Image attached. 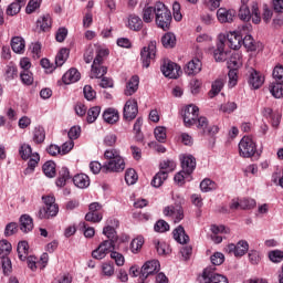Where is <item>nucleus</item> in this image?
<instances>
[{
	"instance_id": "obj_54",
	"label": "nucleus",
	"mask_w": 283,
	"mask_h": 283,
	"mask_svg": "<svg viewBox=\"0 0 283 283\" xmlns=\"http://www.w3.org/2000/svg\"><path fill=\"white\" fill-rule=\"evenodd\" d=\"M40 160H41V156H39L38 153H33L32 156L30 157V160L28 161V168L25 169V171H34Z\"/></svg>"
},
{
	"instance_id": "obj_17",
	"label": "nucleus",
	"mask_w": 283,
	"mask_h": 283,
	"mask_svg": "<svg viewBox=\"0 0 283 283\" xmlns=\"http://www.w3.org/2000/svg\"><path fill=\"white\" fill-rule=\"evenodd\" d=\"M160 271V262L158 260L147 261L140 270V283H145L148 275H154Z\"/></svg>"
},
{
	"instance_id": "obj_29",
	"label": "nucleus",
	"mask_w": 283,
	"mask_h": 283,
	"mask_svg": "<svg viewBox=\"0 0 283 283\" xmlns=\"http://www.w3.org/2000/svg\"><path fill=\"white\" fill-rule=\"evenodd\" d=\"M32 229H34V221L30 218V214H22L20 217V231L30 233Z\"/></svg>"
},
{
	"instance_id": "obj_42",
	"label": "nucleus",
	"mask_w": 283,
	"mask_h": 283,
	"mask_svg": "<svg viewBox=\"0 0 283 283\" xmlns=\"http://www.w3.org/2000/svg\"><path fill=\"white\" fill-rule=\"evenodd\" d=\"M224 87V81L223 80H216L212 83V87L209 92L210 98H213V96H218L219 92H222V88Z\"/></svg>"
},
{
	"instance_id": "obj_49",
	"label": "nucleus",
	"mask_w": 283,
	"mask_h": 283,
	"mask_svg": "<svg viewBox=\"0 0 283 283\" xmlns=\"http://www.w3.org/2000/svg\"><path fill=\"white\" fill-rule=\"evenodd\" d=\"M238 17L241 21H251V10L248 4H241Z\"/></svg>"
},
{
	"instance_id": "obj_11",
	"label": "nucleus",
	"mask_w": 283,
	"mask_h": 283,
	"mask_svg": "<svg viewBox=\"0 0 283 283\" xmlns=\"http://www.w3.org/2000/svg\"><path fill=\"white\" fill-rule=\"evenodd\" d=\"M200 283H229V279L222 274L216 273V268H206L199 279Z\"/></svg>"
},
{
	"instance_id": "obj_63",
	"label": "nucleus",
	"mask_w": 283,
	"mask_h": 283,
	"mask_svg": "<svg viewBox=\"0 0 283 283\" xmlns=\"http://www.w3.org/2000/svg\"><path fill=\"white\" fill-rule=\"evenodd\" d=\"M272 76L276 82L283 83V65H276L273 70Z\"/></svg>"
},
{
	"instance_id": "obj_20",
	"label": "nucleus",
	"mask_w": 283,
	"mask_h": 283,
	"mask_svg": "<svg viewBox=\"0 0 283 283\" xmlns=\"http://www.w3.org/2000/svg\"><path fill=\"white\" fill-rule=\"evenodd\" d=\"M164 214L175 219V222H180L185 218L182 206H168L164 209Z\"/></svg>"
},
{
	"instance_id": "obj_22",
	"label": "nucleus",
	"mask_w": 283,
	"mask_h": 283,
	"mask_svg": "<svg viewBox=\"0 0 283 283\" xmlns=\"http://www.w3.org/2000/svg\"><path fill=\"white\" fill-rule=\"evenodd\" d=\"M201 71L202 62L198 59H193L190 62H188L184 69V72L185 74H187V76H196V74H200Z\"/></svg>"
},
{
	"instance_id": "obj_62",
	"label": "nucleus",
	"mask_w": 283,
	"mask_h": 283,
	"mask_svg": "<svg viewBox=\"0 0 283 283\" xmlns=\"http://www.w3.org/2000/svg\"><path fill=\"white\" fill-rule=\"evenodd\" d=\"M255 200L254 199H243L240 201V209L243 210H251V209H255Z\"/></svg>"
},
{
	"instance_id": "obj_59",
	"label": "nucleus",
	"mask_w": 283,
	"mask_h": 283,
	"mask_svg": "<svg viewBox=\"0 0 283 283\" xmlns=\"http://www.w3.org/2000/svg\"><path fill=\"white\" fill-rule=\"evenodd\" d=\"M19 231V224L17 222H10L6 226L4 235L6 238H10V235H14Z\"/></svg>"
},
{
	"instance_id": "obj_60",
	"label": "nucleus",
	"mask_w": 283,
	"mask_h": 283,
	"mask_svg": "<svg viewBox=\"0 0 283 283\" xmlns=\"http://www.w3.org/2000/svg\"><path fill=\"white\" fill-rule=\"evenodd\" d=\"M228 78L230 87H235L238 85V69H230Z\"/></svg>"
},
{
	"instance_id": "obj_36",
	"label": "nucleus",
	"mask_w": 283,
	"mask_h": 283,
	"mask_svg": "<svg viewBox=\"0 0 283 283\" xmlns=\"http://www.w3.org/2000/svg\"><path fill=\"white\" fill-rule=\"evenodd\" d=\"M161 45H164L166 50L176 48V34L171 32L165 33V35L161 38Z\"/></svg>"
},
{
	"instance_id": "obj_50",
	"label": "nucleus",
	"mask_w": 283,
	"mask_h": 283,
	"mask_svg": "<svg viewBox=\"0 0 283 283\" xmlns=\"http://www.w3.org/2000/svg\"><path fill=\"white\" fill-rule=\"evenodd\" d=\"M145 244V239L143 237H137L130 242V251L132 253H138L143 245Z\"/></svg>"
},
{
	"instance_id": "obj_38",
	"label": "nucleus",
	"mask_w": 283,
	"mask_h": 283,
	"mask_svg": "<svg viewBox=\"0 0 283 283\" xmlns=\"http://www.w3.org/2000/svg\"><path fill=\"white\" fill-rule=\"evenodd\" d=\"M42 171L48 178H54L56 176V164L54 161H46L42 166Z\"/></svg>"
},
{
	"instance_id": "obj_19",
	"label": "nucleus",
	"mask_w": 283,
	"mask_h": 283,
	"mask_svg": "<svg viewBox=\"0 0 283 283\" xmlns=\"http://www.w3.org/2000/svg\"><path fill=\"white\" fill-rule=\"evenodd\" d=\"M181 168L186 176H191L196 171V157L192 155H184L181 158Z\"/></svg>"
},
{
	"instance_id": "obj_23",
	"label": "nucleus",
	"mask_w": 283,
	"mask_h": 283,
	"mask_svg": "<svg viewBox=\"0 0 283 283\" xmlns=\"http://www.w3.org/2000/svg\"><path fill=\"white\" fill-rule=\"evenodd\" d=\"M140 83V78L138 75H133L129 81L126 83V87L124 90L125 96H134L138 92V85Z\"/></svg>"
},
{
	"instance_id": "obj_31",
	"label": "nucleus",
	"mask_w": 283,
	"mask_h": 283,
	"mask_svg": "<svg viewBox=\"0 0 283 283\" xmlns=\"http://www.w3.org/2000/svg\"><path fill=\"white\" fill-rule=\"evenodd\" d=\"M71 178L72 175H70V169H67V167H62L55 181L56 187H65V185H67V180H70Z\"/></svg>"
},
{
	"instance_id": "obj_26",
	"label": "nucleus",
	"mask_w": 283,
	"mask_h": 283,
	"mask_svg": "<svg viewBox=\"0 0 283 283\" xmlns=\"http://www.w3.org/2000/svg\"><path fill=\"white\" fill-rule=\"evenodd\" d=\"M103 118L108 125H114L115 123H118L120 115L116 108H106L103 113Z\"/></svg>"
},
{
	"instance_id": "obj_2",
	"label": "nucleus",
	"mask_w": 283,
	"mask_h": 283,
	"mask_svg": "<svg viewBox=\"0 0 283 283\" xmlns=\"http://www.w3.org/2000/svg\"><path fill=\"white\" fill-rule=\"evenodd\" d=\"M104 157L108 161L103 165V174L120 172L125 170V159L120 157L118 150H105Z\"/></svg>"
},
{
	"instance_id": "obj_52",
	"label": "nucleus",
	"mask_w": 283,
	"mask_h": 283,
	"mask_svg": "<svg viewBox=\"0 0 283 283\" xmlns=\"http://www.w3.org/2000/svg\"><path fill=\"white\" fill-rule=\"evenodd\" d=\"M103 233L106 235V238L113 242H118V234H116V229L112 226H106L103 229Z\"/></svg>"
},
{
	"instance_id": "obj_39",
	"label": "nucleus",
	"mask_w": 283,
	"mask_h": 283,
	"mask_svg": "<svg viewBox=\"0 0 283 283\" xmlns=\"http://www.w3.org/2000/svg\"><path fill=\"white\" fill-rule=\"evenodd\" d=\"M33 142L35 145H41L45 143V129L41 126H38L33 130Z\"/></svg>"
},
{
	"instance_id": "obj_47",
	"label": "nucleus",
	"mask_w": 283,
	"mask_h": 283,
	"mask_svg": "<svg viewBox=\"0 0 283 283\" xmlns=\"http://www.w3.org/2000/svg\"><path fill=\"white\" fill-rule=\"evenodd\" d=\"M20 80L23 85H32V83H34V75L30 70H24L20 73Z\"/></svg>"
},
{
	"instance_id": "obj_58",
	"label": "nucleus",
	"mask_w": 283,
	"mask_h": 283,
	"mask_svg": "<svg viewBox=\"0 0 283 283\" xmlns=\"http://www.w3.org/2000/svg\"><path fill=\"white\" fill-rule=\"evenodd\" d=\"M154 230L157 233H165L166 231H169V223H167L165 220H158L155 223Z\"/></svg>"
},
{
	"instance_id": "obj_14",
	"label": "nucleus",
	"mask_w": 283,
	"mask_h": 283,
	"mask_svg": "<svg viewBox=\"0 0 283 283\" xmlns=\"http://www.w3.org/2000/svg\"><path fill=\"white\" fill-rule=\"evenodd\" d=\"M164 76L167 78H178L182 74V70L180 69V65L169 61L165 60L161 67H160Z\"/></svg>"
},
{
	"instance_id": "obj_61",
	"label": "nucleus",
	"mask_w": 283,
	"mask_h": 283,
	"mask_svg": "<svg viewBox=\"0 0 283 283\" xmlns=\"http://www.w3.org/2000/svg\"><path fill=\"white\" fill-rule=\"evenodd\" d=\"M252 23L258 25L262 21V17L260 15V9L258 8V3L252 6V14H251Z\"/></svg>"
},
{
	"instance_id": "obj_25",
	"label": "nucleus",
	"mask_w": 283,
	"mask_h": 283,
	"mask_svg": "<svg viewBox=\"0 0 283 283\" xmlns=\"http://www.w3.org/2000/svg\"><path fill=\"white\" fill-rule=\"evenodd\" d=\"M52 29V18L50 14L42 15L36 21V30L40 32H50Z\"/></svg>"
},
{
	"instance_id": "obj_7",
	"label": "nucleus",
	"mask_w": 283,
	"mask_h": 283,
	"mask_svg": "<svg viewBox=\"0 0 283 283\" xmlns=\"http://www.w3.org/2000/svg\"><path fill=\"white\" fill-rule=\"evenodd\" d=\"M106 50H99L93 61L91 69V78H103L107 74V66H103V56H107Z\"/></svg>"
},
{
	"instance_id": "obj_40",
	"label": "nucleus",
	"mask_w": 283,
	"mask_h": 283,
	"mask_svg": "<svg viewBox=\"0 0 283 283\" xmlns=\"http://www.w3.org/2000/svg\"><path fill=\"white\" fill-rule=\"evenodd\" d=\"M270 92L274 98H282L283 96V82H273L270 85Z\"/></svg>"
},
{
	"instance_id": "obj_48",
	"label": "nucleus",
	"mask_w": 283,
	"mask_h": 283,
	"mask_svg": "<svg viewBox=\"0 0 283 283\" xmlns=\"http://www.w3.org/2000/svg\"><path fill=\"white\" fill-rule=\"evenodd\" d=\"M4 76H6V81H14V78L19 76V70L17 69V66L10 64L6 69Z\"/></svg>"
},
{
	"instance_id": "obj_45",
	"label": "nucleus",
	"mask_w": 283,
	"mask_h": 283,
	"mask_svg": "<svg viewBox=\"0 0 283 283\" xmlns=\"http://www.w3.org/2000/svg\"><path fill=\"white\" fill-rule=\"evenodd\" d=\"M154 14H156V6L145 8L143 10V21H144V23H151V21H154Z\"/></svg>"
},
{
	"instance_id": "obj_12",
	"label": "nucleus",
	"mask_w": 283,
	"mask_h": 283,
	"mask_svg": "<svg viewBox=\"0 0 283 283\" xmlns=\"http://www.w3.org/2000/svg\"><path fill=\"white\" fill-rule=\"evenodd\" d=\"M195 125H197V129L201 136L213 137L220 132V128L217 125H209V119L205 116L199 117Z\"/></svg>"
},
{
	"instance_id": "obj_55",
	"label": "nucleus",
	"mask_w": 283,
	"mask_h": 283,
	"mask_svg": "<svg viewBox=\"0 0 283 283\" xmlns=\"http://www.w3.org/2000/svg\"><path fill=\"white\" fill-rule=\"evenodd\" d=\"M125 180L127 185H136V180H138V175H136V170L129 168L126 170Z\"/></svg>"
},
{
	"instance_id": "obj_32",
	"label": "nucleus",
	"mask_w": 283,
	"mask_h": 283,
	"mask_svg": "<svg viewBox=\"0 0 283 283\" xmlns=\"http://www.w3.org/2000/svg\"><path fill=\"white\" fill-rule=\"evenodd\" d=\"M129 30H133L134 32H140L143 30V19L136 14H130L128 17V24Z\"/></svg>"
},
{
	"instance_id": "obj_15",
	"label": "nucleus",
	"mask_w": 283,
	"mask_h": 283,
	"mask_svg": "<svg viewBox=\"0 0 283 283\" xmlns=\"http://www.w3.org/2000/svg\"><path fill=\"white\" fill-rule=\"evenodd\" d=\"M138 116V101L136 98H129L123 109V118L130 123Z\"/></svg>"
},
{
	"instance_id": "obj_33",
	"label": "nucleus",
	"mask_w": 283,
	"mask_h": 283,
	"mask_svg": "<svg viewBox=\"0 0 283 283\" xmlns=\"http://www.w3.org/2000/svg\"><path fill=\"white\" fill-rule=\"evenodd\" d=\"M11 49L15 54H23L25 52V40L21 36H14L11 40Z\"/></svg>"
},
{
	"instance_id": "obj_53",
	"label": "nucleus",
	"mask_w": 283,
	"mask_h": 283,
	"mask_svg": "<svg viewBox=\"0 0 283 283\" xmlns=\"http://www.w3.org/2000/svg\"><path fill=\"white\" fill-rule=\"evenodd\" d=\"M154 134L158 143H165L167 140V128L163 126L156 127Z\"/></svg>"
},
{
	"instance_id": "obj_41",
	"label": "nucleus",
	"mask_w": 283,
	"mask_h": 283,
	"mask_svg": "<svg viewBox=\"0 0 283 283\" xmlns=\"http://www.w3.org/2000/svg\"><path fill=\"white\" fill-rule=\"evenodd\" d=\"M101 116V106H93L87 111L86 123H96V119Z\"/></svg>"
},
{
	"instance_id": "obj_3",
	"label": "nucleus",
	"mask_w": 283,
	"mask_h": 283,
	"mask_svg": "<svg viewBox=\"0 0 283 283\" xmlns=\"http://www.w3.org/2000/svg\"><path fill=\"white\" fill-rule=\"evenodd\" d=\"M44 203L43 208H40L38 218L40 220H50V218H56L59 216V205H56V198L52 195L42 196Z\"/></svg>"
},
{
	"instance_id": "obj_18",
	"label": "nucleus",
	"mask_w": 283,
	"mask_h": 283,
	"mask_svg": "<svg viewBox=\"0 0 283 283\" xmlns=\"http://www.w3.org/2000/svg\"><path fill=\"white\" fill-rule=\"evenodd\" d=\"M200 114V108L195 105H189L184 109V123L186 127H191V125H196L198 120V115Z\"/></svg>"
},
{
	"instance_id": "obj_46",
	"label": "nucleus",
	"mask_w": 283,
	"mask_h": 283,
	"mask_svg": "<svg viewBox=\"0 0 283 283\" xmlns=\"http://www.w3.org/2000/svg\"><path fill=\"white\" fill-rule=\"evenodd\" d=\"M19 155L22 160H28V158H32V146H30L29 144H22L19 149Z\"/></svg>"
},
{
	"instance_id": "obj_37",
	"label": "nucleus",
	"mask_w": 283,
	"mask_h": 283,
	"mask_svg": "<svg viewBox=\"0 0 283 283\" xmlns=\"http://www.w3.org/2000/svg\"><path fill=\"white\" fill-rule=\"evenodd\" d=\"M17 251H18L19 260H21V262H25V259L30 253V245L28 244V241H20L18 243Z\"/></svg>"
},
{
	"instance_id": "obj_57",
	"label": "nucleus",
	"mask_w": 283,
	"mask_h": 283,
	"mask_svg": "<svg viewBox=\"0 0 283 283\" xmlns=\"http://www.w3.org/2000/svg\"><path fill=\"white\" fill-rule=\"evenodd\" d=\"M269 259L271 262H274L275 264H280L283 260V252L282 250H274L269 252Z\"/></svg>"
},
{
	"instance_id": "obj_4",
	"label": "nucleus",
	"mask_w": 283,
	"mask_h": 283,
	"mask_svg": "<svg viewBox=\"0 0 283 283\" xmlns=\"http://www.w3.org/2000/svg\"><path fill=\"white\" fill-rule=\"evenodd\" d=\"M155 21L156 25L164 31L171 28V11L163 2L155 4Z\"/></svg>"
},
{
	"instance_id": "obj_43",
	"label": "nucleus",
	"mask_w": 283,
	"mask_h": 283,
	"mask_svg": "<svg viewBox=\"0 0 283 283\" xmlns=\"http://www.w3.org/2000/svg\"><path fill=\"white\" fill-rule=\"evenodd\" d=\"M235 247V258H242L249 251V242L244 240L239 241Z\"/></svg>"
},
{
	"instance_id": "obj_35",
	"label": "nucleus",
	"mask_w": 283,
	"mask_h": 283,
	"mask_svg": "<svg viewBox=\"0 0 283 283\" xmlns=\"http://www.w3.org/2000/svg\"><path fill=\"white\" fill-rule=\"evenodd\" d=\"M73 184L78 189H87L90 187V177L85 174L75 175L73 177Z\"/></svg>"
},
{
	"instance_id": "obj_1",
	"label": "nucleus",
	"mask_w": 283,
	"mask_h": 283,
	"mask_svg": "<svg viewBox=\"0 0 283 283\" xmlns=\"http://www.w3.org/2000/svg\"><path fill=\"white\" fill-rule=\"evenodd\" d=\"M214 61L218 63H222L228 61L229 69H237L242 67V53L240 51H231L224 50V43L219 41L217 43V49L213 52Z\"/></svg>"
},
{
	"instance_id": "obj_51",
	"label": "nucleus",
	"mask_w": 283,
	"mask_h": 283,
	"mask_svg": "<svg viewBox=\"0 0 283 283\" xmlns=\"http://www.w3.org/2000/svg\"><path fill=\"white\" fill-rule=\"evenodd\" d=\"M218 187V185H216V181L211 180V179H203L200 182V189L201 191H205L206 193L209 191H213V189H216Z\"/></svg>"
},
{
	"instance_id": "obj_13",
	"label": "nucleus",
	"mask_w": 283,
	"mask_h": 283,
	"mask_svg": "<svg viewBox=\"0 0 283 283\" xmlns=\"http://www.w3.org/2000/svg\"><path fill=\"white\" fill-rule=\"evenodd\" d=\"M116 242L117 241L111 240L103 241L102 243H99L97 249L92 252V258H94V260H103L107 255V253H112V251L116 249Z\"/></svg>"
},
{
	"instance_id": "obj_30",
	"label": "nucleus",
	"mask_w": 283,
	"mask_h": 283,
	"mask_svg": "<svg viewBox=\"0 0 283 283\" xmlns=\"http://www.w3.org/2000/svg\"><path fill=\"white\" fill-rule=\"evenodd\" d=\"M174 240L179 244H187L189 242V235L185 232V228L179 226L172 231Z\"/></svg>"
},
{
	"instance_id": "obj_10",
	"label": "nucleus",
	"mask_w": 283,
	"mask_h": 283,
	"mask_svg": "<svg viewBox=\"0 0 283 283\" xmlns=\"http://www.w3.org/2000/svg\"><path fill=\"white\" fill-rule=\"evenodd\" d=\"M156 45V41H150L147 46L142 49L140 61L143 67H149V65H151V61H156V53L158 52Z\"/></svg>"
},
{
	"instance_id": "obj_24",
	"label": "nucleus",
	"mask_w": 283,
	"mask_h": 283,
	"mask_svg": "<svg viewBox=\"0 0 283 283\" xmlns=\"http://www.w3.org/2000/svg\"><path fill=\"white\" fill-rule=\"evenodd\" d=\"M242 45L248 52H258L262 48V43L256 42L251 34H245L242 40Z\"/></svg>"
},
{
	"instance_id": "obj_34",
	"label": "nucleus",
	"mask_w": 283,
	"mask_h": 283,
	"mask_svg": "<svg viewBox=\"0 0 283 283\" xmlns=\"http://www.w3.org/2000/svg\"><path fill=\"white\" fill-rule=\"evenodd\" d=\"M28 0H15V2H12L7 8V14L8 17H14V14H19L21 12V8L25 6Z\"/></svg>"
},
{
	"instance_id": "obj_21",
	"label": "nucleus",
	"mask_w": 283,
	"mask_h": 283,
	"mask_svg": "<svg viewBox=\"0 0 283 283\" xmlns=\"http://www.w3.org/2000/svg\"><path fill=\"white\" fill-rule=\"evenodd\" d=\"M217 18L220 23H233V20L235 19V10L220 8L217 11Z\"/></svg>"
},
{
	"instance_id": "obj_28",
	"label": "nucleus",
	"mask_w": 283,
	"mask_h": 283,
	"mask_svg": "<svg viewBox=\"0 0 283 283\" xmlns=\"http://www.w3.org/2000/svg\"><path fill=\"white\" fill-rule=\"evenodd\" d=\"M62 81L65 85L76 83L81 81V73L76 69H71L63 75Z\"/></svg>"
},
{
	"instance_id": "obj_6",
	"label": "nucleus",
	"mask_w": 283,
	"mask_h": 283,
	"mask_svg": "<svg viewBox=\"0 0 283 283\" xmlns=\"http://www.w3.org/2000/svg\"><path fill=\"white\" fill-rule=\"evenodd\" d=\"M12 252V244L8 240L0 241V260L4 275H10L12 272V261L9 255Z\"/></svg>"
},
{
	"instance_id": "obj_5",
	"label": "nucleus",
	"mask_w": 283,
	"mask_h": 283,
	"mask_svg": "<svg viewBox=\"0 0 283 283\" xmlns=\"http://www.w3.org/2000/svg\"><path fill=\"white\" fill-rule=\"evenodd\" d=\"M159 169L160 171H158L151 180V186L156 189H158V187H163V182L169 178V174L176 170V161L166 159L160 163Z\"/></svg>"
},
{
	"instance_id": "obj_27",
	"label": "nucleus",
	"mask_w": 283,
	"mask_h": 283,
	"mask_svg": "<svg viewBox=\"0 0 283 283\" xmlns=\"http://www.w3.org/2000/svg\"><path fill=\"white\" fill-rule=\"evenodd\" d=\"M248 82H249V85H251L254 90H260V87H262V85H264V77H262L260 72L253 70L250 73Z\"/></svg>"
},
{
	"instance_id": "obj_16",
	"label": "nucleus",
	"mask_w": 283,
	"mask_h": 283,
	"mask_svg": "<svg viewBox=\"0 0 283 283\" xmlns=\"http://www.w3.org/2000/svg\"><path fill=\"white\" fill-rule=\"evenodd\" d=\"M85 220L86 222H101L103 220V206L98 202L91 203Z\"/></svg>"
},
{
	"instance_id": "obj_64",
	"label": "nucleus",
	"mask_w": 283,
	"mask_h": 283,
	"mask_svg": "<svg viewBox=\"0 0 283 283\" xmlns=\"http://www.w3.org/2000/svg\"><path fill=\"white\" fill-rule=\"evenodd\" d=\"M102 272L106 277H112V275H114V263H103Z\"/></svg>"
},
{
	"instance_id": "obj_8",
	"label": "nucleus",
	"mask_w": 283,
	"mask_h": 283,
	"mask_svg": "<svg viewBox=\"0 0 283 283\" xmlns=\"http://www.w3.org/2000/svg\"><path fill=\"white\" fill-rule=\"evenodd\" d=\"M258 151V145L252 137L244 136L239 143V155L241 158H252Z\"/></svg>"
},
{
	"instance_id": "obj_9",
	"label": "nucleus",
	"mask_w": 283,
	"mask_h": 283,
	"mask_svg": "<svg viewBox=\"0 0 283 283\" xmlns=\"http://www.w3.org/2000/svg\"><path fill=\"white\" fill-rule=\"evenodd\" d=\"M250 30L251 24H245L239 31L230 32L228 34V48H230V50H240V48H242L244 33L249 32Z\"/></svg>"
},
{
	"instance_id": "obj_56",
	"label": "nucleus",
	"mask_w": 283,
	"mask_h": 283,
	"mask_svg": "<svg viewBox=\"0 0 283 283\" xmlns=\"http://www.w3.org/2000/svg\"><path fill=\"white\" fill-rule=\"evenodd\" d=\"M41 1L43 0H30L25 9L27 14L36 12L41 8Z\"/></svg>"
},
{
	"instance_id": "obj_44",
	"label": "nucleus",
	"mask_w": 283,
	"mask_h": 283,
	"mask_svg": "<svg viewBox=\"0 0 283 283\" xmlns=\"http://www.w3.org/2000/svg\"><path fill=\"white\" fill-rule=\"evenodd\" d=\"M70 55V51L67 49H61L55 56V65L56 67H61L65 61H67V56Z\"/></svg>"
}]
</instances>
